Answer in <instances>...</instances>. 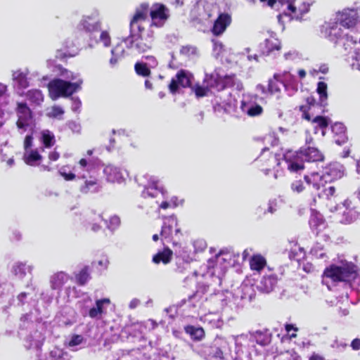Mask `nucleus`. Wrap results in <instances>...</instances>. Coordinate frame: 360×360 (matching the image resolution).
<instances>
[{"instance_id":"f257e3e1","label":"nucleus","mask_w":360,"mask_h":360,"mask_svg":"<svg viewBox=\"0 0 360 360\" xmlns=\"http://www.w3.org/2000/svg\"><path fill=\"white\" fill-rule=\"evenodd\" d=\"M262 141L266 145L262 149L258 159L267 167L264 169V174L267 175L271 168L274 170V179H277L283 174V171L286 167L292 172H298L304 169V161L316 162L323 159L322 153L316 148L308 147L301 149L300 151L289 150L285 154L281 155L267 146L270 145L271 148L278 144V139L274 131L262 138Z\"/></svg>"},{"instance_id":"f03ea898","label":"nucleus","mask_w":360,"mask_h":360,"mask_svg":"<svg viewBox=\"0 0 360 360\" xmlns=\"http://www.w3.org/2000/svg\"><path fill=\"white\" fill-rule=\"evenodd\" d=\"M240 264V254L233 250L225 249L221 250L215 257L207 262L205 267H201L200 272H195L198 285L196 292L187 299L181 301L180 305L190 308H196L200 305V294L208 292L210 285H220L221 278L226 270Z\"/></svg>"},{"instance_id":"7ed1b4c3","label":"nucleus","mask_w":360,"mask_h":360,"mask_svg":"<svg viewBox=\"0 0 360 360\" xmlns=\"http://www.w3.org/2000/svg\"><path fill=\"white\" fill-rule=\"evenodd\" d=\"M236 354L233 358L230 353V349L226 340L218 338L214 340L213 345L207 347L204 353L207 360H250L251 352L255 344L250 333L242 334L235 338Z\"/></svg>"},{"instance_id":"20e7f679","label":"nucleus","mask_w":360,"mask_h":360,"mask_svg":"<svg viewBox=\"0 0 360 360\" xmlns=\"http://www.w3.org/2000/svg\"><path fill=\"white\" fill-rule=\"evenodd\" d=\"M154 41L153 31L151 28L146 30L141 28L139 31L130 29L128 37H123L120 43H118L111 50V58L109 63L112 67L115 66L118 61L125 56L123 45L128 49H134L139 53H145L150 50Z\"/></svg>"},{"instance_id":"39448f33","label":"nucleus","mask_w":360,"mask_h":360,"mask_svg":"<svg viewBox=\"0 0 360 360\" xmlns=\"http://www.w3.org/2000/svg\"><path fill=\"white\" fill-rule=\"evenodd\" d=\"M338 282L349 283L352 288L360 291V277L357 276L356 266L352 262L342 261L326 268L322 283L330 289V283Z\"/></svg>"},{"instance_id":"423d86ee","label":"nucleus","mask_w":360,"mask_h":360,"mask_svg":"<svg viewBox=\"0 0 360 360\" xmlns=\"http://www.w3.org/2000/svg\"><path fill=\"white\" fill-rule=\"evenodd\" d=\"M58 75L63 79H54L48 85L50 97L56 100L60 97H68L82 89V79L77 73H74L61 66L57 67Z\"/></svg>"},{"instance_id":"0eeeda50","label":"nucleus","mask_w":360,"mask_h":360,"mask_svg":"<svg viewBox=\"0 0 360 360\" xmlns=\"http://www.w3.org/2000/svg\"><path fill=\"white\" fill-rule=\"evenodd\" d=\"M341 27L333 17L322 25L321 33L330 42L335 45L342 43L345 51H350L353 46L357 45V41L346 33Z\"/></svg>"},{"instance_id":"6e6552de","label":"nucleus","mask_w":360,"mask_h":360,"mask_svg":"<svg viewBox=\"0 0 360 360\" xmlns=\"http://www.w3.org/2000/svg\"><path fill=\"white\" fill-rule=\"evenodd\" d=\"M110 302L109 298H101L96 300L93 304L92 298L89 295L84 294L78 300L77 306L83 316L101 320L107 314V308Z\"/></svg>"},{"instance_id":"1a4fd4ad","label":"nucleus","mask_w":360,"mask_h":360,"mask_svg":"<svg viewBox=\"0 0 360 360\" xmlns=\"http://www.w3.org/2000/svg\"><path fill=\"white\" fill-rule=\"evenodd\" d=\"M296 0H269L268 6L280 11L277 15L278 21L281 25L292 20H301Z\"/></svg>"},{"instance_id":"9d476101","label":"nucleus","mask_w":360,"mask_h":360,"mask_svg":"<svg viewBox=\"0 0 360 360\" xmlns=\"http://www.w3.org/2000/svg\"><path fill=\"white\" fill-rule=\"evenodd\" d=\"M16 113L18 116L16 125L20 134H22L25 131L32 133L36 123L32 113L27 104L23 103H18Z\"/></svg>"},{"instance_id":"9b49d317","label":"nucleus","mask_w":360,"mask_h":360,"mask_svg":"<svg viewBox=\"0 0 360 360\" xmlns=\"http://www.w3.org/2000/svg\"><path fill=\"white\" fill-rule=\"evenodd\" d=\"M223 77L217 70L210 75L205 74L203 85L197 84L193 88L196 96H207L211 89H216L217 91L223 89L224 88Z\"/></svg>"},{"instance_id":"f8f14e48","label":"nucleus","mask_w":360,"mask_h":360,"mask_svg":"<svg viewBox=\"0 0 360 360\" xmlns=\"http://www.w3.org/2000/svg\"><path fill=\"white\" fill-rule=\"evenodd\" d=\"M157 327V323L148 319L144 322L133 323L126 326L121 332L122 338H128L129 335L138 339H144L146 335Z\"/></svg>"},{"instance_id":"ddd939ff","label":"nucleus","mask_w":360,"mask_h":360,"mask_svg":"<svg viewBox=\"0 0 360 360\" xmlns=\"http://www.w3.org/2000/svg\"><path fill=\"white\" fill-rule=\"evenodd\" d=\"M236 117H240L243 115H247L250 117L260 115L263 109L262 106L252 101L249 97H244L240 101L239 108L235 107L233 110H229Z\"/></svg>"},{"instance_id":"4468645a","label":"nucleus","mask_w":360,"mask_h":360,"mask_svg":"<svg viewBox=\"0 0 360 360\" xmlns=\"http://www.w3.org/2000/svg\"><path fill=\"white\" fill-rule=\"evenodd\" d=\"M333 18L342 27L346 29L352 28L358 23H360L358 17V10L354 8H344L337 11Z\"/></svg>"},{"instance_id":"2eb2a0df","label":"nucleus","mask_w":360,"mask_h":360,"mask_svg":"<svg viewBox=\"0 0 360 360\" xmlns=\"http://www.w3.org/2000/svg\"><path fill=\"white\" fill-rule=\"evenodd\" d=\"M208 304L216 311L224 309L226 307L231 309L234 307L232 300V292L229 291H218L211 294L206 298Z\"/></svg>"},{"instance_id":"dca6fc26","label":"nucleus","mask_w":360,"mask_h":360,"mask_svg":"<svg viewBox=\"0 0 360 360\" xmlns=\"http://www.w3.org/2000/svg\"><path fill=\"white\" fill-rule=\"evenodd\" d=\"M150 27H162L170 16L169 9L164 4L155 3L150 8Z\"/></svg>"},{"instance_id":"f3484780","label":"nucleus","mask_w":360,"mask_h":360,"mask_svg":"<svg viewBox=\"0 0 360 360\" xmlns=\"http://www.w3.org/2000/svg\"><path fill=\"white\" fill-rule=\"evenodd\" d=\"M77 27L80 30H84L88 32H93L100 30L101 27V20L99 11L94 9L89 14L84 15Z\"/></svg>"},{"instance_id":"a211bd4d","label":"nucleus","mask_w":360,"mask_h":360,"mask_svg":"<svg viewBox=\"0 0 360 360\" xmlns=\"http://www.w3.org/2000/svg\"><path fill=\"white\" fill-rule=\"evenodd\" d=\"M176 271L179 273H184L188 264L195 260L196 254L191 251L188 247L180 248L175 252Z\"/></svg>"},{"instance_id":"6ab92c4d","label":"nucleus","mask_w":360,"mask_h":360,"mask_svg":"<svg viewBox=\"0 0 360 360\" xmlns=\"http://www.w3.org/2000/svg\"><path fill=\"white\" fill-rule=\"evenodd\" d=\"M143 177L147 180V184L143 186L144 189L142 191L143 198H155L159 193L165 195L166 191L156 176L146 174Z\"/></svg>"},{"instance_id":"aec40b11","label":"nucleus","mask_w":360,"mask_h":360,"mask_svg":"<svg viewBox=\"0 0 360 360\" xmlns=\"http://www.w3.org/2000/svg\"><path fill=\"white\" fill-rule=\"evenodd\" d=\"M275 79L280 80L288 96L294 95L298 90V83L295 77L288 71L275 73Z\"/></svg>"},{"instance_id":"412c9836","label":"nucleus","mask_w":360,"mask_h":360,"mask_svg":"<svg viewBox=\"0 0 360 360\" xmlns=\"http://www.w3.org/2000/svg\"><path fill=\"white\" fill-rule=\"evenodd\" d=\"M253 297L254 290L252 286L247 283H242L232 292L233 304L234 307H238L241 304V301H250Z\"/></svg>"},{"instance_id":"4be33fe9","label":"nucleus","mask_w":360,"mask_h":360,"mask_svg":"<svg viewBox=\"0 0 360 360\" xmlns=\"http://www.w3.org/2000/svg\"><path fill=\"white\" fill-rule=\"evenodd\" d=\"M148 9L149 5L146 3L141 4L136 9V12L130 22V29H134L135 31H139L141 28H146L145 24Z\"/></svg>"},{"instance_id":"5701e85b","label":"nucleus","mask_w":360,"mask_h":360,"mask_svg":"<svg viewBox=\"0 0 360 360\" xmlns=\"http://www.w3.org/2000/svg\"><path fill=\"white\" fill-rule=\"evenodd\" d=\"M29 73L27 69H18L12 72L13 86L19 94H22L23 91L30 85L27 78Z\"/></svg>"},{"instance_id":"b1692460","label":"nucleus","mask_w":360,"mask_h":360,"mask_svg":"<svg viewBox=\"0 0 360 360\" xmlns=\"http://www.w3.org/2000/svg\"><path fill=\"white\" fill-rule=\"evenodd\" d=\"M192 75L185 70H180L176 76L172 78L169 84V89L172 94H175L179 88H186L191 85Z\"/></svg>"},{"instance_id":"393cba45","label":"nucleus","mask_w":360,"mask_h":360,"mask_svg":"<svg viewBox=\"0 0 360 360\" xmlns=\"http://www.w3.org/2000/svg\"><path fill=\"white\" fill-rule=\"evenodd\" d=\"M95 162L91 158H81L73 167L77 179H86L88 174L94 169Z\"/></svg>"},{"instance_id":"a878e982","label":"nucleus","mask_w":360,"mask_h":360,"mask_svg":"<svg viewBox=\"0 0 360 360\" xmlns=\"http://www.w3.org/2000/svg\"><path fill=\"white\" fill-rule=\"evenodd\" d=\"M103 173L108 182L121 184L124 181L126 171L115 165H108L104 167Z\"/></svg>"},{"instance_id":"bb28decb","label":"nucleus","mask_w":360,"mask_h":360,"mask_svg":"<svg viewBox=\"0 0 360 360\" xmlns=\"http://www.w3.org/2000/svg\"><path fill=\"white\" fill-rule=\"evenodd\" d=\"M44 340V334L38 330L30 333L25 340V347L27 349H34L35 355L39 358V360H43L40 356V349Z\"/></svg>"},{"instance_id":"cd10ccee","label":"nucleus","mask_w":360,"mask_h":360,"mask_svg":"<svg viewBox=\"0 0 360 360\" xmlns=\"http://www.w3.org/2000/svg\"><path fill=\"white\" fill-rule=\"evenodd\" d=\"M180 232V229L178 227L177 219L175 216L172 215L165 219L162 230L161 236L165 238H169L174 233L177 235Z\"/></svg>"},{"instance_id":"c85d7f7f","label":"nucleus","mask_w":360,"mask_h":360,"mask_svg":"<svg viewBox=\"0 0 360 360\" xmlns=\"http://www.w3.org/2000/svg\"><path fill=\"white\" fill-rule=\"evenodd\" d=\"M269 35L270 37L265 39L261 47V51L265 56H269L274 51H279L281 49V42L276 37V33L269 32Z\"/></svg>"},{"instance_id":"c756f323","label":"nucleus","mask_w":360,"mask_h":360,"mask_svg":"<svg viewBox=\"0 0 360 360\" xmlns=\"http://www.w3.org/2000/svg\"><path fill=\"white\" fill-rule=\"evenodd\" d=\"M70 278V276L65 271L56 272L49 278L50 287L53 290L60 291Z\"/></svg>"},{"instance_id":"7c9ffc66","label":"nucleus","mask_w":360,"mask_h":360,"mask_svg":"<svg viewBox=\"0 0 360 360\" xmlns=\"http://www.w3.org/2000/svg\"><path fill=\"white\" fill-rule=\"evenodd\" d=\"M231 22V17L228 13H221L214 22L212 32L214 35L219 36L222 34L227 27Z\"/></svg>"},{"instance_id":"2f4dec72","label":"nucleus","mask_w":360,"mask_h":360,"mask_svg":"<svg viewBox=\"0 0 360 360\" xmlns=\"http://www.w3.org/2000/svg\"><path fill=\"white\" fill-rule=\"evenodd\" d=\"M323 172L328 181L331 182L344 176V167L342 165L335 162L324 168Z\"/></svg>"},{"instance_id":"473e14b6","label":"nucleus","mask_w":360,"mask_h":360,"mask_svg":"<svg viewBox=\"0 0 360 360\" xmlns=\"http://www.w3.org/2000/svg\"><path fill=\"white\" fill-rule=\"evenodd\" d=\"M304 180L307 184L311 186L316 191L324 188L326 184L328 182L323 172L322 174L313 172L309 175H305Z\"/></svg>"},{"instance_id":"72a5a7b5","label":"nucleus","mask_w":360,"mask_h":360,"mask_svg":"<svg viewBox=\"0 0 360 360\" xmlns=\"http://www.w3.org/2000/svg\"><path fill=\"white\" fill-rule=\"evenodd\" d=\"M84 181L79 186V191L83 194L96 193L101 190V184L98 179L89 176L84 179Z\"/></svg>"},{"instance_id":"f704fd0d","label":"nucleus","mask_w":360,"mask_h":360,"mask_svg":"<svg viewBox=\"0 0 360 360\" xmlns=\"http://www.w3.org/2000/svg\"><path fill=\"white\" fill-rule=\"evenodd\" d=\"M277 276L270 273L265 274L261 278L259 283L257 284V288L259 290L263 292H270L274 290L277 283Z\"/></svg>"},{"instance_id":"c9c22d12","label":"nucleus","mask_w":360,"mask_h":360,"mask_svg":"<svg viewBox=\"0 0 360 360\" xmlns=\"http://www.w3.org/2000/svg\"><path fill=\"white\" fill-rule=\"evenodd\" d=\"M345 210L343 212V221L345 223H352L356 220L359 216L360 212L357 211L350 200H345L343 203Z\"/></svg>"},{"instance_id":"e433bc0d","label":"nucleus","mask_w":360,"mask_h":360,"mask_svg":"<svg viewBox=\"0 0 360 360\" xmlns=\"http://www.w3.org/2000/svg\"><path fill=\"white\" fill-rule=\"evenodd\" d=\"M201 321L209 326L210 328H221L223 324V320L218 311L215 312H209L200 317Z\"/></svg>"},{"instance_id":"4c0bfd02","label":"nucleus","mask_w":360,"mask_h":360,"mask_svg":"<svg viewBox=\"0 0 360 360\" xmlns=\"http://www.w3.org/2000/svg\"><path fill=\"white\" fill-rule=\"evenodd\" d=\"M332 131L334 134L335 142L341 145L345 143L347 140L346 134V129L343 124L337 122L332 126Z\"/></svg>"},{"instance_id":"58836bf2","label":"nucleus","mask_w":360,"mask_h":360,"mask_svg":"<svg viewBox=\"0 0 360 360\" xmlns=\"http://www.w3.org/2000/svg\"><path fill=\"white\" fill-rule=\"evenodd\" d=\"M33 269L34 266L32 265H27L26 263L17 262L12 266L11 271L18 278H23L26 275V272L31 273Z\"/></svg>"},{"instance_id":"ea45409f","label":"nucleus","mask_w":360,"mask_h":360,"mask_svg":"<svg viewBox=\"0 0 360 360\" xmlns=\"http://www.w3.org/2000/svg\"><path fill=\"white\" fill-rule=\"evenodd\" d=\"M25 162L30 166H37L40 164L42 156L37 149L25 151L23 156Z\"/></svg>"},{"instance_id":"a19ab883","label":"nucleus","mask_w":360,"mask_h":360,"mask_svg":"<svg viewBox=\"0 0 360 360\" xmlns=\"http://www.w3.org/2000/svg\"><path fill=\"white\" fill-rule=\"evenodd\" d=\"M266 266V259L261 255H255L250 259V267L252 271L260 272Z\"/></svg>"},{"instance_id":"79ce46f5","label":"nucleus","mask_w":360,"mask_h":360,"mask_svg":"<svg viewBox=\"0 0 360 360\" xmlns=\"http://www.w3.org/2000/svg\"><path fill=\"white\" fill-rule=\"evenodd\" d=\"M172 254L173 252L169 248H165L163 250L159 251L153 257V262L155 264H159L160 262L165 264H168L171 261Z\"/></svg>"},{"instance_id":"37998d69","label":"nucleus","mask_w":360,"mask_h":360,"mask_svg":"<svg viewBox=\"0 0 360 360\" xmlns=\"http://www.w3.org/2000/svg\"><path fill=\"white\" fill-rule=\"evenodd\" d=\"M251 338L255 343L260 345H266L270 342V335L266 331L257 330L253 333H250Z\"/></svg>"},{"instance_id":"c03bdc74","label":"nucleus","mask_w":360,"mask_h":360,"mask_svg":"<svg viewBox=\"0 0 360 360\" xmlns=\"http://www.w3.org/2000/svg\"><path fill=\"white\" fill-rule=\"evenodd\" d=\"M311 229H321L324 226V219L323 216L315 210L311 209V214L309 221Z\"/></svg>"},{"instance_id":"a18cd8bd","label":"nucleus","mask_w":360,"mask_h":360,"mask_svg":"<svg viewBox=\"0 0 360 360\" xmlns=\"http://www.w3.org/2000/svg\"><path fill=\"white\" fill-rule=\"evenodd\" d=\"M103 221L101 214L96 213H91L86 219L87 224L91 226V230L97 232L98 231L101 226V222Z\"/></svg>"},{"instance_id":"49530a36","label":"nucleus","mask_w":360,"mask_h":360,"mask_svg":"<svg viewBox=\"0 0 360 360\" xmlns=\"http://www.w3.org/2000/svg\"><path fill=\"white\" fill-rule=\"evenodd\" d=\"M45 360H71L70 355L59 347H54Z\"/></svg>"},{"instance_id":"de8ad7c7","label":"nucleus","mask_w":360,"mask_h":360,"mask_svg":"<svg viewBox=\"0 0 360 360\" xmlns=\"http://www.w3.org/2000/svg\"><path fill=\"white\" fill-rule=\"evenodd\" d=\"M312 122L314 124L315 133L319 132V129L321 130V135L323 136L326 134V129L328 127L329 120L326 117L322 116H316L312 119Z\"/></svg>"},{"instance_id":"09e8293b","label":"nucleus","mask_w":360,"mask_h":360,"mask_svg":"<svg viewBox=\"0 0 360 360\" xmlns=\"http://www.w3.org/2000/svg\"><path fill=\"white\" fill-rule=\"evenodd\" d=\"M40 141L46 148H51L56 143L54 134L47 129L41 131Z\"/></svg>"},{"instance_id":"8fccbe9b","label":"nucleus","mask_w":360,"mask_h":360,"mask_svg":"<svg viewBox=\"0 0 360 360\" xmlns=\"http://www.w3.org/2000/svg\"><path fill=\"white\" fill-rule=\"evenodd\" d=\"M311 254L317 259L323 260L328 259L326 250L324 248V246L320 243H316L313 246L311 250Z\"/></svg>"},{"instance_id":"3c124183","label":"nucleus","mask_w":360,"mask_h":360,"mask_svg":"<svg viewBox=\"0 0 360 360\" xmlns=\"http://www.w3.org/2000/svg\"><path fill=\"white\" fill-rule=\"evenodd\" d=\"M307 105H302L300 106V110L302 112V117L307 120H311V117L309 114V111L312 110V108L315 106L316 100L314 97L310 96L307 98Z\"/></svg>"},{"instance_id":"603ef678","label":"nucleus","mask_w":360,"mask_h":360,"mask_svg":"<svg viewBox=\"0 0 360 360\" xmlns=\"http://www.w3.org/2000/svg\"><path fill=\"white\" fill-rule=\"evenodd\" d=\"M27 99L37 105H39L44 101V96L39 89H32L27 93Z\"/></svg>"},{"instance_id":"864d4df0","label":"nucleus","mask_w":360,"mask_h":360,"mask_svg":"<svg viewBox=\"0 0 360 360\" xmlns=\"http://www.w3.org/2000/svg\"><path fill=\"white\" fill-rule=\"evenodd\" d=\"M186 332L188 333L194 340H201L205 335L204 330L200 327L188 326L185 328Z\"/></svg>"},{"instance_id":"5fc2aeb1","label":"nucleus","mask_w":360,"mask_h":360,"mask_svg":"<svg viewBox=\"0 0 360 360\" xmlns=\"http://www.w3.org/2000/svg\"><path fill=\"white\" fill-rule=\"evenodd\" d=\"M119 360H144V354L139 349H133L124 354Z\"/></svg>"},{"instance_id":"6e6d98bb","label":"nucleus","mask_w":360,"mask_h":360,"mask_svg":"<svg viewBox=\"0 0 360 360\" xmlns=\"http://www.w3.org/2000/svg\"><path fill=\"white\" fill-rule=\"evenodd\" d=\"M316 91L319 95L321 105H325L328 98L327 84L323 82H318Z\"/></svg>"},{"instance_id":"4d7b16f0","label":"nucleus","mask_w":360,"mask_h":360,"mask_svg":"<svg viewBox=\"0 0 360 360\" xmlns=\"http://www.w3.org/2000/svg\"><path fill=\"white\" fill-rule=\"evenodd\" d=\"M58 172L66 181H72L77 179L75 172L70 171L68 165L62 166L59 169Z\"/></svg>"},{"instance_id":"13d9d810","label":"nucleus","mask_w":360,"mask_h":360,"mask_svg":"<svg viewBox=\"0 0 360 360\" xmlns=\"http://www.w3.org/2000/svg\"><path fill=\"white\" fill-rule=\"evenodd\" d=\"M316 0H303L298 6L300 18L302 20L304 15L309 13L310 7L315 3Z\"/></svg>"},{"instance_id":"bf43d9fd","label":"nucleus","mask_w":360,"mask_h":360,"mask_svg":"<svg viewBox=\"0 0 360 360\" xmlns=\"http://www.w3.org/2000/svg\"><path fill=\"white\" fill-rule=\"evenodd\" d=\"M90 275H89V267L85 266L83 268L79 274L76 275V280L77 282L79 285H84L86 283V282L89 280Z\"/></svg>"},{"instance_id":"052dcab7","label":"nucleus","mask_w":360,"mask_h":360,"mask_svg":"<svg viewBox=\"0 0 360 360\" xmlns=\"http://www.w3.org/2000/svg\"><path fill=\"white\" fill-rule=\"evenodd\" d=\"M64 114V110L63 108L58 105H53L51 108L48 109L46 115L49 117L51 118H56V119H62V117Z\"/></svg>"},{"instance_id":"680f3d73","label":"nucleus","mask_w":360,"mask_h":360,"mask_svg":"<svg viewBox=\"0 0 360 360\" xmlns=\"http://www.w3.org/2000/svg\"><path fill=\"white\" fill-rule=\"evenodd\" d=\"M180 53L185 57L190 58L197 54V49L191 45L184 46L180 49Z\"/></svg>"},{"instance_id":"e2e57ef3","label":"nucleus","mask_w":360,"mask_h":360,"mask_svg":"<svg viewBox=\"0 0 360 360\" xmlns=\"http://www.w3.org/2000/svg\"><path fill=\"white\" fill-rule=\"evenodd\" d=\"M193 252L195 254L203 252L207 248V243L204 239L198 238L193 241Z\"/></svg>"},{"instance_id":"0e129e2a","label":"nucleus","mask_w":360,"mask_h":360,"mask_svg":"<svg viewBox=\"0 0 360 360\" xmlns=\"http://www.w3.org/2000/svg\"><path fill=\"white\" fill-rule=\"evenodd\" d=\"M135 70L138 75L143 77L148 76L150 74V68L143 62L136 63Z\"/></svg>"},{"instance_id":"69168bd1","label":"nucleus","mask_w":360,"mask_h":360,"mask_svg":"<svg viewBox=\"0 0 360 360\" xmlns=\"http://www.w3.org/2000/svg\"><path fill=\"white\" fill-rule=\"evenodd\" d=\"M300 53L295 49H290L283 53V58L286 61H295L300 59Z\"/></svg>"},{"instance_id":"338daca9","label":"nucleus","mask_w":360,"mask_h":360,"mask_svg":"<svg viewBox=\"0 0 360 360\" xmlns=\"http://www.w3.org/2000/svg\"><path fill=\"white\" fill-rule=\"evenodd\" d=\"M98 42L101 43L105 47H109L111 44V37L108 31L101 32Z\"/></svg>"},{"instance_id":"774afa93","label":"nucleus","mask_w":360,"mask_h":360,"mask_svg":"<svg viewBox=\"0 0 360 360\" xmlns=\"http://www.w3.org/2000/svg\"><path fill=\"white\" fill-rule=\"evenodd\" d=\"M120 217L115 215L111 217L108 221H106V225L108 229L113 231L120 226Z\"/></svg>"}]
</instances>
